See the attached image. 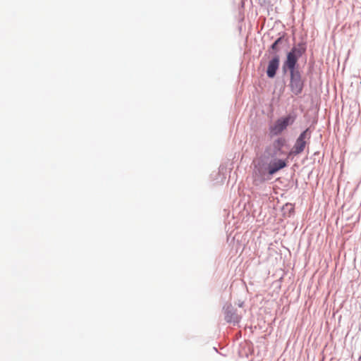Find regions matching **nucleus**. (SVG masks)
Instances as JSON below:
<instances>
[{
	"mask_svg": "<svg viewBox=\"0 0 361 361\" xmlns=\"http://www.w3.org/2000/svg\"><path fill=\"white\" fill-rule=\"evenodd\" d=\"M268 166L262 161L257 163L254 162V169L252 172L253 184L259 185L267 180L270 179L268 176Z\"/></svg>",
	"mask_w": 361,
	"mask_h": 361,
	"instance_id": "obj_1",
	"label": "nucleus"
},
{
	"mask_svg": "<svg viewBox=\"0 0 361 361\" xmlns=\"http://www.w3.org/2000/svg\"><path fill=\"white\" fill-rule=\"evenodd\" d=\"M295 116L288 115L277 119L269 128V134L271 136L280 135L287 127L293 124L295 121Z\"/></svg>",
	"mask_w": 361,
	"mask_h": 361,
	"instance_id": "obj_2",
	"label": "nucleus"
},
{
	"mask_svg": "<svg viewBox=\"0 0 361 361\" xmlns=\"http://www.w3.org/2000/svg\"><path fill=\"white\" fill-rule=\"evenodd\" d=\"M305 52V49L293 47L291 51L287 54V58L283 64V68L287 67L290 70V73L298 72L295 67L298 59Z\"/></svg>",
	"mask_w": 361,
	"mask_h": 361,
	"instance_id": "obj_3",
	"label": "nucleus"
},
{
	"mask_svg": "<svg viewBox=\"0 0 361 361\" xmlns=\"http://www.w3.org/2000/svg\"><path fill=\"white\" fill-rule=\"evenodd\" d=\"M303 81L299 71L290 73V87L295 95L300 94L303 89Z\"/></svg>",
	"mask_w": 361,
	"mask_h": 361,
	"instance_id": "obj_4",
	"label": "nucleus"
},
{
	"mask_svg": "<svg viewBox=\"0 0 361 361\" xmlns=\"http://www.w3.org/2000/svg\"><path fill=\"white\" fill-rule=\"evenodd\" d=\"M309 138L310 135L308 133V129H306L300 135V136L298 137L295 142L293 151L290 152L289 154H298L301 153L305 149L306 145V140H308Z\"/></svg>",
	"mask_w": 361,
	"mask_h": 361,
	"instance_id": "obj_5",
	"label": "nucleus"
},
{
	"mask_svg": "<svg viewBox=\"0 0 361 361\" xmlns=\"http://www.w3.org/2000/svg\"><path fill=\"white\" fill-rule=\"evenodd\" d=\"M286 145V140L284 137H279L275 140L269 148L271 155L273 157H277L286 154V153L283 149Z\"/></svg>",
	"mask_w": 361,
	"mask_h": 361,
	"instance_id": "obj_6",
	"label": "nucleus"
},
{
	"mask_svg": "<svg viewBox=\"0 0 361 361\" xmlns=\"http://www.w3.org/2000/svg\"><path fill=\"white\" fill-rule=\"evenodd\" d=\"M286 166V162L281 159H274L268 165V174L271 176Z\"/></svg>",
	"mask_w": 361,
	"mask_h": 361,
	"instance_id": "obj_7",
	"label": "nucleus"
},
{
	"mask_svg": "<svg viewBox=\"0 0 361 361\" xmlns=\"http://www.w3.org/2000/svg\"><path fill=\"white\" fill-rule=\"evenodd\" d=\"M279 67V56L276 55L269 62L267 67V74L270 78L276 75V71Z\"/></svg>",
	"mask_w": 361,
	"mask_h": 361,
	"instance_id": "obj_8",
	"label": "nucleus"
},
{
	"mask_svg": "<svg viewBox=\"0 0 361 361\" xmlns=\"http://www.w3.org/2000/svg\"><path fill=\"white\" fill-rule=\"evenodd\" d=\"M282 37L278 38L271 45V48L276 51H279L278 44L281 42Z\"/></svg>",
	"mask_w": 361,
	"mask_h": 361,
	"instance_id": "obj_9",
	"label": "nucleus"
},
{
	"mask_svg": "<svg viewBox=\"0 0 361 361\" xmlns=\"http://www.w3.org/2000/svg\"><path fill=\"white\" fill-rule=\"evenodd\" d=\"M226 321H227L228 322H231V318H228V315H226Z\"/></svg>",
	"mask_w": 361,
	"mask_h": 361,
	"instance_id": "obj_10",
	"label": "nucleus"
}]
</instances>
